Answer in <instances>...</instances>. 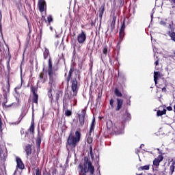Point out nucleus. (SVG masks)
I'll return each mask as SVG.
<instances>
[{"label": "nucleus", "instance_id": "nucleus-1", "mask_svg": "<svg viewBox=\"0 0 175 175\" xmlns=\"http://www.w3.org/2000/svg\"><path fill=\"white\" fill-rule=\"evenodd\" d=\"M75 71V67L71 66L68 75L66 77V82L69 84V81L71 83V90L73 93L72 96H77V94L79 92V90L80 89V80H81V75L79 70L76 69L75 77L72 78V75H73V72Z\"/></svg>", "mask_w": 175, "mask_h": 175}, {"label": "nucleus", "instance_id": "nucleus-2", "mask_svg": "<svg viewBox=\"0 0 175 175\" xmlns=\"http://www.w3.org/2000/svg\"><path fill=\"white\" fill-rule=\"evenodd\" d=\"M132 116L131 113H128V111L126 110L125 113L123 114L121 119L116 118L115 119V122L113 124V132H118L122 131L125 128V123L126 121H131Z\"/></svg>", "mask_w": 175, "mask_h": 175}, {"label": "nucleus", "instance_id": "nucleus-3", "mask_svg": "<svg viewBox=\"0 0 175 175\" xmlns=\"http://www.w3.org/2000/svg\"><path fill=\"white\" fill-rule=\"evenodd\" d=\"M79 167L81 171L79 172V175H87V173L90 174V175H94L95 173V167L92 165V163L90 161V158L85 157H84V163L83 164H79Z\"/></svg>", "mask_w": 175, "mask_h": 175}, {"label": "nucleus", "instance_id": "nucleus-4", "mask_svg": "<svg viewBox=\"0 0 175 175\" xmlns=\"http://www.w3.org/2000/svg\"><path fill=\"white\" fill-rule=\"evenodd\" d=\"M81 139V132L78 130L75 131V134L73 135L70 133L68 135L66 142V147H72V148H76V146L80 143Z\"/></svg>", "mask_w": 175, "mask_h": 175}, {"label": "nucleus", "instance_id": "nucleus-5", "mask_svg": "<svg viewBox=\"0 0 175 175\" xmlns=\"http://www.w3.org/2000/svg\"><path fill=\"white\" fill-rule=\"evenodd\" d=\"M49 77L48 93L47 95L51 100H53V90L55 88L57 84L55 83V74L48 75Z\"/></svg>", "mask_w": 175, "mask_h": 175}, {"label": "nucleus", "instance_id": "nucleus-6", "mask_svg": "<svg viewBox=\"0 0 175 175\" xmlns=\"http://www.w3.org/2000/svg\"><path fill=\"white\" fill-rule=\"evenodd\" d=\"M87 114V111L85 109L81 110V113L78 114L79 119V126L83 128L84 124H85V116Z\"/></svg>", "mask_w": 175, "mask_h": 175}, {"label": "nucleus", "instance_id": "nucleus-7", "mask_svg": "<svg viewBox=\"0 0 175 175\" xmlns=\"http://www.w3.org/2000/svg\"><path fill=\"white\" fill-rule=\"evenodd\" d=\"M77 40L80 44L85 43V40H87V34L84 31L81 30V33L77 35Z\"/></svg>", "mask_w": 175, "mask_h": 175}, {"label": "nucleus", "instance_id": "nucleus-8", "mask_svg": "<svg viewBox=\"0 0 175 175\" xmlns=\"http://www.w3.org/2000/svg\"><path fill=\"white\" fill-rule=\"evenodd\" d=\"M10 94V77L7 79V85L5 87H3V96H9Z\"/></svg>", "mask_w": 175, "mask_h": 175}, {"label": "nucleus", "instance_id": "nucleus-9", "mask_svg": "<svg viewBox=\"0 0 175 175\" xmlns=\"http://www.w3.org/2000/svg\"><path fill=\"white\" fill-rule=\"evenodd\" d=\"M38 6L40 13H43L44 10H47V4L46 3V0H38Z\"/></svg>", "mask_w": 175, "mask_h": 175}, {"label": "nucleus", "instance_id": "nucleus-10", "mask_svg": "<svg viewBox=\"0 0 175 175\" xmlns=\"http://www.w3.org/2000/svg\"><path fill=\"white\" fill-rule=\"evenodd\" d=\"M168 28L169 29H171V31H168L167 35L171 38V40L175 42V32L173 31H174V28H173V23L169 24Z\"/></svg>", "mask_w": 175, "mask_h": 175}, {"label": "nucleus", "instance_id": "nucleus-11", "mask_svg": "<svg viewBox=\"0 0 175 175\" xmlns=\"http://www.w3.org/2000/svg\"><path fill=\"white\" fill-rule=\"evenodd\" d=\"M16 168L17 169H20V170H24V169H25V165H24L23 160H21V158L16 157Z\"/></svg>", "mask_w": 175, "mask_h": 175}, {"label": "nucleus", "instance_id": "nucleus-12", "mask_svg": "<svg viewBox=\"0 0 175 175\" xmlns=\"http://www.w3.org/2000/svg\"><path fill=\"white\" fill-rule=\"evenodd\" d=\"M163 161V156L162 154L159 155L157 158L153 160V165L156 167H159L161 162Z\"/></svg>", "mask_w": 175, "mask_h": 175}, {"label": "nucleus", "instance_id": "nucleus-13", "mask_svg": "<svg viewBox=\"0 0 175 175\" xmlns=\"http://www.w3.org/2000/svg\"><path fill=\"white\" fill-rule=\"evenodd\" d=\"M164 84V86H163ZM163 83H158V88H160L161 90V92H164L166 94L167 92V90H166V88L167 87V81L164 80L163 81Z\"/></svg>", "mask_w": 175, "mask_h": 175}, {"label": "nucleus", "instance_id": "nucleus-14", "mask_svg": "<svg viewBox=\"0 0 175 175\" xmlns=\"http://www.w3.org/2000/svg\"><path fill=\"white\" fill-rule=\"evenodd\" d=\"M48 75H55V72L53 70V60H51V57L49 59L48 62Z\"/></svg>", "mask_w": 175, "mask_h": 175}, {"label": "nucleus", "instance_id": "nucleus-15", "mask_svg": "<svg viewBox=\"0 0 175 175\" xmlns=\"http://www.w3.org/2000/svg\"><path fill=\"white\" fill-rule=\"evenodd\" d=\"M116 111H120L121 110V108L122 107V105L124 103V100L121 98H116Z\"/></svg>", "mask_w": 175, "mask_h": 175}, {"label": "nucleus", "instance_id": "nucleus-16", "mask_svg": "<svg viewBox=\"0 0 175 175\" xmlns=\"http://www.w3.org/2000/svg\"><path fill=\"white\" fill-rule=\"evenodd\" d=\"M25 151L26 152V157L28 158V157H30L31 154H32V145L27 144L25 146Z\"/></svg>", "mask_w": 175, "mask_h": 175}, {"label": "nucleus", "instance_id": "nucleus-17", "mask_svg": "<svg viewBox=\"0 0 175 175\" xmlns=\"http://www.w3.org/2000/svg\"><path fill=\"white\" fill-rule=\"evenodd\" d=\"M170 162H172V165H170ZM168 165H170L169 168V174L173 175L175 170V161H173V159H172L171 161H170Z\"/></svg>", "mask_w": 175, "mask_h": 175}, {"label": "nucleus", "instance_id": "nucleus-18", "mask_svg": "<svg viewBox=\"0 0 175 175\" xmlns=\"http://www.w3.org/2000/svg\"><path fill=\"white\" fill-rule=\"evenodd\" d=\"M117 20V16H113L111 23L110 24V31L111 32H113V31H114V29H116V21Z\"/></svg>", "mask_w": 175, "mask_h": 175}, {"label": "nucleus", "instance_id": "nucleus-19", "mask_svg": "<svg viewBox=\"0 0 175 175\" xmlns=\"http://www.w3.org/2000/svg\"><path fill=\"white\" fill-rule=\"evenodd\" d=\"M105 3H103L100 7L98 10L100 20H102V17H103V13L105 12Z\"/></svg>", "mask_w": 175, "mask_h": 175}, {"label": "nucleus", "instance_id": "nucleus-20", "mask_svg": "<svg viewBox=\"0 0 175 175\" xmlns=\"http://www.w3.org/2000/svg\"><path fill=\"white\" fill-rule=\"evenodd\" d=\"M38 99H39V95L38 94H33V96H32V98H31L32 107H33V103H35L38 106Z\"/></svg>", "mask_w": 175, "mask_h": 175}, {"label": "nucleus", "instance_id": "nucleus-21", "mask_svg": "<svg viewBox=\"0 0 175 175\" xmlns=\"http://www.w3.org/2000/svg\"><path fill=\"white\" fill-rule=\"evenodd\" d=\"M161 77V72L159 71H154V81L155 84H158V79Z\"/></svg>", "mask_w": 175, "mask_h": 175}, {"label": "nucleus", "instance_id": "nucleus-22", "mask_svg": "<svg viewBox=\"0 0 175 175\" xmlns=\"http://www.w3.org/2000/svg\"><path fill=\"white\" fill-rule=\"evenodd\" d=\"M40 144H42V135H40V131H38V135L36 139V146L38 148H40Z\"/></svg>", "mask_w": 175, "mask_h": 175}, {"label": "nucleus", "instance_id": "nucleus-23", "mask_svg": "<svg viewBox=\"0 0 175 175\" xmlns=\"http://www.w3.org/2000/svg\"><path fill=\"white\" fill-rule=\"evenodd\" d=\"M113 128V122L111 120H108L107 122V133H111L110 129Z\"/></svg>", "mask_w": 175, "mask_h": 175}, {"label": "nucleus", "instance_id": "nucleus-24", "mask_svg": "<svg viewBox=\"0 0 175 175\" xmlns=\"http://www.w3.org/2000/svg\"><path fill=\"white\" fill-rule=\"evenodd\" d=\"M30 91L33 95H38V85L36 86L31 85Z\"/></svg>", "mask_w": 175, "mask_h": 175}, {"label": "nucleus", "instance_id": "nucleus-25", "mask_svg": "<svg viewBox=\"0 0 175 175\" xmlns=\"http://www.w3.org/2000/svg\"><path fill=\"white\" fill-rule=\"evenodd\" d=\"M50 57V51L47 48L44 49V51H43V57L44 59H47Z\"/></svg>", "mask_w": 175, "mask_h": 175}, {"label": "nucleus", "instance_id": "nucleus-26", "mask_svg": "<svg viewBox=\"0 0 175 175\" xmlns=\"http://www.w3.org/2000/svg\"><path fill=\"white\" fill-rule=\"evenodd\" d=\"M39 79L40 80V82L42 83V84H44V83H46V81H47L46 77H44V72H40L39 74Z\"/></svg>", "mask_w": 175, "mask_h": 175}, {"label": "nucleus", "instance_id": "nucleus-27", "mask_svg": "<svg viewBox=\"0 0 175 175\" xmlns=\"http://www.w3.org/2000/svg\"><path fill=\"white\" fill-rule=\"evenodd\" d=\"M63 94H64L63 92L61 90H59L56 92V96H55L56 102H58V100H59V98H62Z\"/></svg>", "mask_w": 175, "mask_h": 175}, {"label": "nucleus", "instance_id": "nucleus-28", "mask_svg": "<svg viewBox=\"0 0 175 175\" xmlns=\"http://www.w3.org/2000/svg\"><path fill=\"white\" fill-rule=\"evenodd\" d=\"M95 129V118H94L92 120V123L90 125V135L94 132V130Z\"/></svg>", "mask_w": 175, "mask_h": 175}, {"label": "nucleus", "instance_id": "nucleus-29", "mask_svg": "<svg viewBox=\"0 0 175 175\" xmlns=\"http://www.w3.org/2000/svg\"><path fill=\"white\" fill-rule=\"evenodd\" d=\"M29 131L31 133H32V135H33V133H35V122L33 121H31V125L29 126Z\"/></svg>", "mask_w": 175, "mask_h": 175}, {"label": "nucleus", "instance_id": "nucleus-30", "mask_svg": "<svg viewBox=\"0 0 175 175\" xmlns=\"http://www.w3.org/2000/svg\"><path fill=\"white\" fill-rule=\"evenodd\" d=\"M12 59V57H10L7 61V70H8V77L9 76V77H10V70H11V68H10V59Z\"/></svg>", "mask_w": 175, "mask_h": 175}, {"label": "nucleus", "instance_id": "nucleus-31", "mask_svg": "<svg viewBox=\"0 0 175 175\" xmlns=\"http://www.w3.org/2000/svg\"><path fill=\"white\" fill-rule=\"evenodd\" d=\"M114 94L116 96H118V98H122V93L118 90V88H115L114 90Z\"/></svg>", "mask_w": 175, "mask_h": 175}, {"label": "nucleus", "instance_id": "nucleus-32", "mask_svg": "<svg viewBox=\"0 0 175 175\" xmlns=\"http://www.w3.org/2000/svg\"><path fill=\"white\" fill-rule=\"evenodd\" d=\"M151 165L148 164L144 166H141L138 167V170L140 172L142 170H148L150 167Z\"/></svg>", "mask_w": 175, "mask_h": 175}, {"label": "nucleus", "instance_id": "nucleus-33", "mask_svg": "<svg viewBox=\"0 0 175 175\" xmlns=\"http://www.w3.org/2000/svg\"><path fill=\"white\" fill-rule=\"evenodd\" d=\"M124 36H125V31L120 30V31H119L120 42H122V40H124Z\"/></svg>", "mask_w": 175, "mask_h": 175}, {"label": "nucleus", "instance_id": "nucleus-34", "mask_svg": "<svg viewBox=\"0 0 175 175\" xmlns=\"http://www.w3.org/2000/svg\"><path fill=\"white\" fill-rule=\"evenodd\" d=\"M38 23L40 27H43V24H44V23H47V20H46V16L42 15Z\"/></svg>", "mask_w": 175, "mask_h": 175}, {"label": "nucleus", "instance_id": "nucleus-35", "mask_svg": "<svg viewBox=\"0 0 175 175\" xmlns=\"http://www.w3.org/2000/svg\"><path fill=\"white\" fill-rule=\"evenodd\" d=\"M166 114V109H163V111L158 110L157 113V117H162V116H165Z\"/></svg>", "mask_w": 175, "mask_h": 175}, {"label": "nucleus", "instance_id": "nucleus-36", "mask_svg": "<svg viewBox=\"0 0 175 175\" xmlns=\"http://www.w3.org/2000/svg\"><path fill=\"white\" fill-rule=\"evenodd\" d=\"M0 158L1 161H5V159H6V154L3 150H0Z\"/></svg>", "mask_w": 175, "mask_h": 175}, {"label": "nucleus", "instance_id": "nucleus-37", "mask_svg": "<svg viewBox=\"0 0 175 175\" xmlns=\"http://www.w3.org/2000/svg\"><path fill=\"white\" fill-rule=\"evenodd\" d=\"M70 116H72V111L66 109L65 111V116L66 117H70Z\"/></svg>", "mask_w": 175, "mask_h": 175}, {"label": "nucleus", "instance_id": "nucleus-38", "mask_svg": "<svg viewBox=\"0 0 175 175\" xmlns=\"http://www.w3.org/2000/svg\"><path fill=\"white\" fill-rule=\"evenodd\" d=\"M120 31H125V18L124 19L123 22L122 23V25H121Z\"/></svg>", "mask_w": 175, "mask_h": 175}, {"label": "nucleus", "instance_id": "nucleus-39", "mask_svg": "<svg viewBox=\"0 0 175 175\" xmlns=\"http://www.w3.org/2000/svg\"><path fill=\"white\" fill-rule=\"evenodd\" d=\"M46 21L49 23V25L51 24V23H53V16L49 15L47 16V21Z\"/></svg>", "mask_w": 175, "mask_h": 175}, {"label": "nucleus", "instance_id": "nucleus-40", "mask_svg": "<svg viewBox=\"0 0 175 175\" xmlns=\"http://www.w3.org/2000/svg\"><path fill=\"white\" fill-rule=\"evenodd\" d=\"M109 47L107 46V45H105L103 49V53L105 55H107V50H108Z\"/></svg>", "mask_w": 175, "mask_h": 175}, {"label": "nucleus", "instance_id": "nucleus-41", "mask_svg": "<svg viewBox=\"0 0 175 175\" xmlns=\"http://www.w3.org/2000/svg\"><path fill=\"white\" fill-rule=\"evenodd\" d=\"M109 105H110L111 109H114V99L111 98L109 100Z\"/></svg>", "mask_w": 175, "mask_h": 175}, {"label": "nucleus", "instance_id": "nucleus-42", "mask_svg": "<svg viewBox=\"0 0 175 175\" xmlns=\"http://www.w3.org/2000/svg\"><path fill=\"white\" fill-rule=\"evenodd\" d=\"M3 102L2 103V106H5L8 103V96H3Z\"/></svg>", "mask_w": 175, "mask_h": 175}, {"label": "nucleus", "instance_id": "nucleus-43", "mask_svg": "<svg viewBox=\"0 0 175 175\" xmlns=\"http://www.w3.org/2000/svg\"><path fill=\"white\" fill-rule=\"evenodd\" d=\"M23 84L21 83V85L17 86L14 88V92H16V94H17L18 95V94H20L18 92H17V90H20L22 87Z\"/></svg>", "mask_w": 175, "mask_h": 175}, {"label": "nucleus", "instance_id": "nucleus-44", "mask_svg": "<svg viewBox=\"0 0 175 175\" xmlns=\"http://www.w3.org/2000/svg\"><path fill=\"white\" fill-rule=\"evenodd\" d=\"M13 105H14V103H12V104H10V105H6L3 106V107L4 109H9V107H12V106H13Z\"/></svg>", "mask_w": 175, "mask_h": 175}, {"label": "nucleus", "instance_id": "nucleus-45", "mask_svg": "<svg viewBox=\"0 0 175 175\" xmlns=\"http://www.w3.org/2000/svg\"><path fill=\"white\" fill-rule=\"evenodd\" d=\"M36 175H42V173L40 172V170H39V167L36 168Z\"/></svg>", "mask_w": 175, "mask_h": 175}, {"label": "nucleus", "instance_id": "nucleus-46", "mask_svg": "<svg viewBox=\"0 0 175 175\" xmlns=\"http://www.w3.org/2000/svg\"><path fill=\"white\" fill-rule=\"evenodd\" d=\"M26 41H27V43L29 44V42H31V36L27 35V37L26 38Z\"/></svg>", "mask_w": 175, "mask_h": 175}, {"label": "nucleus", "instance_id": "nucleus-47", "mask_svg": "<svg viewBox=\"0 0 175 175\" xmlns=\"http://www.w3.org/2000/svg\"><path fill=\"white\" fill-rule=\"evenodd\" d=\"M160 25H163V27H166L167 25V23L163 21H160Z\"/></svg>", "mask_w": 175, "mask_h": 175}, {"label": "nucleus", "instance_id": "nucleus-48", "mask_svg": "<svg viewBox=\"0 0 175 175\" xmlns=\"http://www.w3.org/2000/svg\"><path fill=\"white\" fill-rule=\"evenodd\" d=\"M87 143H88V144H91V143H92V138L88 137Z\"/></svg>", "mask_w": 175, "mask_h": 175}, {"label": "nucleus", "instance_id": "nucleus-49", "mask_svg": "<svg viewBox=\"0 0 175 175\" xmlns=\"http://www.w3.org/2000/svg\"><path fill=\"white\" fill-rule=\"evenodd\" d=\"M68 109V105H66V103H65V101H64V103H63V109L65 110Z\"/></svg>", "mask_w": 175, "mask_h": 175}, {"label": "nucleus", "instance_id": "nucleus-50", "mask_svg": "<svg viewBox=\"0 0 175 175\" xmlns=\"http://www.w3.org/2000/svg\"><path fill=\"white\" fill-rule=\"evenodd\" d=\"M31 33H32V29L30 26H29V32L27 35L31 36Z\"/></svg>", "mask_w": 175, "mask_h": 175}, {"label": "nucleus", "instance_id": "nucleus-51", "mask_svg": "<svg viewBox=\"0 0 175 175\" xmlns=\"http://www.w3.org/2000/svg\"><path fill=\"white\" fill-rule=\"evenodd\" d=\"M0 33L1 36H3V33H2V25H1V23H0Z\"/></svg>", "mask_w": 175, "mask_h": 175}, {"label": "nucleus", "instance_id": "nucleus-52", "mask_svg": "<svg viewBox=\"0 0 175 175\" xmlns=\"http://www.w3.org/2000/svg\"><path fill=\"white\" fill-rule=\"evenodd\" d=\"M167 110H168V111H172V110H173V108L170 106L167 107Z\"/></svg>", "mask_w": 175, "mask_h": 175}, {"label": "nucleus", "instance_id": "nucleus-53", "mask_svg": "<svg viewBox=\"0 0 175 175\" xmlns=\"http://www.w3.org/2000/svg\"><path fill=\"white\" fill-rule=\"evenodd\" d=\"M154 64L156 66H158V65H159V59H157L155 62Z\"/></svg>", "mask_w": 175, "mask_h": 175}, {"label": "nucleus", "instance_id": "nucleus-54", "mask_svg": "<svg viewBox=\"0 0 175 175\" xmlns=\"http://www.w3.org/2000/svg\"><path fill=\"white\" fill-rule=\"evenodd\" d=\"M90 154L92 155V146H90Z\"/></svg>", "mask_w": 175, "mask_h": 175}, {"label": "nucleus", "instance_id": "nucleus-55", "mask_svg": "<svg viewBox=\"0 0 175 175\" xmlns=\"http://www.w3.org/2000/svg\"><path fill=\"white\" fill-rule=\"evenodd\" d=\"M119 3H120V5L122 6H123V5H124V0H119Z\"/></svg>", "mask_w": 175, "mask_h": 175}, {"label": "nucleus", "instance_id": "nucleus-56", "mask_svg": "<svg viewBox=\"0 0 175 175\" xmlns=\"http://www.w3.org/2000/svg\"><path fill=\"white\" fill-rule=\"evenodd\" d=\"M90 25H91L92 27H94V25H95V23H94V21L92 20L91 23H90Z\"/></svg>", "mask_w": 175, "mask_h": 175}, {"label": "nucleus", "instance_id": "nucleus-57", "mask_svg": "<svg viewBox=\"0 0 175 175\" xmlns=\"http://www.w3.org/2000/svg\"><path fill=\"white\" fill-rule=\"evenodd\" d=\"M127 99H129V105H131V96H128Z\"/></svg>", "mask_w": 175, "mask_h": 175}, {"label": "nucleus", "instance_id": "nucleus-58", "mask_svg": "<svg viewBox=\"0 0 175 175\" xmlns=\"http://www.w3.org/2000/svg\"><path fill=\"white\" fill-rule=\"evenodd\" d=\"M30 162H31V163H32L33 165L35 164V161H32V158L30 159Z\"/></svg>", "mask_w": 175, "mask_h": 175}, {"label": "nucleus", "instance_id": "nucleus-59", "mask_svg": "<svg viewBox=\"0 0 175 175\" xmlns=\"http://www.w3.org/2000/svg\"><path fill=\"white\" fill-rule=\"evenodd\" d=\"M2 126V119L0 118V127Z\"/></svg>", "mask_w": 175, "mask_h": 175}, {"label": "nucleus", "instance_id": "nucleus-60", "mask_svg": "<svg viewBox=\"0 0 175 175\" xmlns=\"http://www.w3.org/2000/svg\"><path fill=\"white\" fill-rule=\"evenodd\" d=\"M76 105H77V100H75V105H74V106H76Z\"/></svg>", "mask_w": 175, "mask_h": 175}, {"label": "nucleus", "instance_id": "nucleus-61", "mask_svg": "<svg viewBox=\"0 0 175 175\" xmlns=\"http://www.w3.org/2000/svg\"><path fill=\"white\" fill-rule=\"evenodd\" d=\"M171 1L175 5V0H171Z\"/></svg>", "mask_w": 175, "mask_h": 175}, {"label": "nucleus", "instance_id": "nucleus-62", "mask_svg": "<svg viewBox=\"0 0 175 175\" xmlns=\"http://www.w3.org/2000/svg\"><path fill=\"white\" fill-rule=\"evenodd\" d=\"M27 87H29V83L27 84Z\"/></svg>", "mask_w": 175, "mask_h": 175}, {"label": "nucleus", "instance_id": "nucleus-63", "mask_svg": "<svg viewBox=\"0 0 175 175\" xmlns=\"http://www.w3.org/2000/svg\"><path fill=\"white\" fill-rule=\"evenodd\" d=\"M137 175H142V174H137Z\"/></svg>", "mask_w": 175, "mask_h": 175}, {"label": "nucleus", "instance_id": "nucleus-64", "mask_svg": "<svg viewBox=\"0 0 175 175\" xmlns=\"http://www.w3.org/2000/svg\"><path fill=\"white\" fill-rule=\"evenodd\" d=\"M28 102H31V100H29Z\"/></svg>", "mask_w": 175, "mask_h": 175}]
</instances>
